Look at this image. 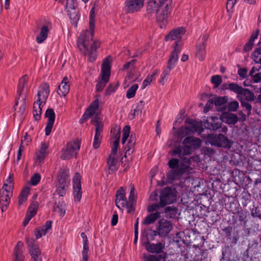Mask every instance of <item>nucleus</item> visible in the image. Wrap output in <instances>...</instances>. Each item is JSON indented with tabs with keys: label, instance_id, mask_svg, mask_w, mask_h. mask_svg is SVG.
<instances>
[{
	"label": "nucleus",
	"instance_id": "obj_1",
	"mask_svg": "<svg viewBox=\"0 0 261 261\" xmlns=\"http://www.w3.org/2000/svg\"><path fill=\"white\" fill-rule=\"evenodd\" d=\"M144 0H126L125 10L128 13L139 11L144 6ZM170 0H147L146 10L150 14H155L156 19L161 28L168 22L170 10Z\"/></svg>",
	"mask_w": 261,
	"mask_h": 261
},
{
	"label": "nucleus",
	"instance_id": "obj_2",
	"mask_svg": "<svg viewBox=\"0 0 261 261\" xmlns=\"http://www.w3.org/2000/svg\"><path fill=\"white\" fill-rule=\"evenodd\" d=\"M95 17L94 8L93 7L89 14V30H86L80 35L77 42L79 48L86 55L87 53L89 61L94 62L97 57L96 49L100 46L98 41L93 40L94 34Z\"/></svg>",
	"mask_w": 261,
	"mask_h": 261
},
{
	"label": "nucleus",
	"instance_id": "obj_3",
	"mask_svg": "<svg viewBox=\"0 0 261 261\" xmlns=\"http://www.w3.org/2000/svg\"><path fill=\"white\" fill-rule=\"evenodd\" d=\"M49 94V85L44 84L41 86L37 95L36 100L33 105V113L36 120H40L42 107L45 105Z\"/></svg>",
	"mask_w": 261,
	"mask_h": 261
},
{
	"label": "nucleus",
	"instance_id": "obj_4",
	"mask_svg": "<svg viewBox=\"0 0 261 261\" xmlns=\"http://www.w3.org/2000/svg\"><path fill=\"white\" fill-rule=\"evenodd\" d=\"M168 165L169 167L172 169L168 174V178L171 179L179 177L184 173L189 174L192 169L190 167L189 161H185L183 163L179 164L178 159H172L169 161Z\"/></svg>",
	"mask_w": 261,
	"mask_h": 261
},
{
	"label": "nucleus",
	"instance_id": "obj_5",
	"mask_svg": "<svg viewBox=\"0 0 261 261\" xmlns=\"http://www.w3.org/2000/svg\"><path fill=\"white\" fill-rule=\"evenodd\" d=\"M110 58V57L106 58L101 65V76L96 86L98 91H102L109 80L111 70Z\"/></svg>",
	"mask_w": 261,
	"mask_h": 261
},
{
	"label": "nucleus",
	"instance_id": "obj_6",
	"mask_svg": "<svg viewBox=\"0 0 261 261\" xmlns=\"http://www.w3.org/2000/svg\"><path fill=\"white\" fill-rule=\"evenodd\" d=\"M70 185L68 171L65 169L60 171L58 177L56 192L60 196L65 195Z\"/></svg>",
	"mask_w": 261,
	"mask_h": 261
},
{
	"label": "nucleus",
	"instance_id": "obj_7",
	"mask_svg": "<svg viewBox=\"0 0 261 261\" xmlns=\"http://www.w3.org/2000/svg\"><path fill=\"white\" fill-rule=\"evenodd\" d=\"M237 98L241 102V106L246 108L248 116L250 115L252 106L248 101H252L254 100V93L249 89L243 88L240 92L238 93Z\"/></svg>",
	"mask_w": 261,
	"mask_h": 261
},
{
	"label": "nucleus",
	"instance_id": "obj_8",
	"mask_svg": "<svg viewBox=\"0 0 261 261\" xmlns=\"http://www.w3.org/2000/svg\"><path fill=\"white\" fill-rule=\"evenodd\" d=\"M186 33V30L184 27H178L171 31L168 35L165 37L166 41H175L173 44V47L177 48L179 47L182 48L184 43L182 41V36Z\"/></svg>",
	"mask_w": 261,
	"mask_h": 261
},
{
	"label": "nucleus",
	"instance_id": "obj_9",
	"mask_svg": "<svg viewBox=\"0 0 261 261\" xmlns=\"http://www.w3.org/2000/svg\"><path fill=\"white\" fill-rule=\"evenodd\" d=\"M81 140L75 139L70 142L63 148L62 151L61 158L63 160H67L76 155L80 149Z\"/></svg>",
	"mask_w": 261,
	"mask_h": 261
},
{
	"label": "nucleus",
	"instance_id": "obj_10",
	"mask_svg": "<svg viewBox=\"0 0 261 261\" xmlns=\"http://www.w3.org/2000/svg\"><path fill=\"white\" fill-rule=\"evenodd\" d=\"M201 132V124L195 120H189L186 121V126L181 127L178 132V136L180 138L190 135L194 132Z\"/></svg>",
	"mask_w": 261,
	"mask_h": 261
},
{
	"label": "nucleus",
	"instance_id": "obj_11",
	"mask_svg": "<svg viewBox=\"0 0 261 261\" xmlns=\"http://www.w3.org/2000/svg\"><path fill=\"white\" fill-rule=\"evenodd\" d=\"M129 134L130 127L126 125L123 129L122 144L124 149L126 150V152H127L128 154L133 152L132 149L133 148L136 142L135 136L132 134L129 135Z\"/></svg>",
	"mask_w": 261,
	"mask_h": 261
},
{
	"label": "nucleus",
	"instance_id": "obj_12",
	"mask_svg": "<svg viewBox=\"0 0 261 261\" xmlns=\"http://www.w3.org/2000/svg\"><path fill=\"white\" fill-rule=\"evenodd\" d=\"M207 142L212 145L229 149L231 143L228 139L222 134L218 135L210 134L207 136Z\"/></svg>",
	"mask_w": 261,
	"mask_h": 261
},
{
	"label": "nucleus",
	"instance_id": "obj_13",
	"mask_svg": "<svg viewBox=\"0 0 261 261\" xmlns=\"http://www.w3.org/2000/svg\"><path fill=\"white\" fill-rule=\"evenodd\" d=\"M172 229L173 225L170 221L162 219L156 224L155 230L153 231V232L155 236L165 237L168 236Z\"/></svg>",
	"mask_w": 261,
	"mask_h": 261
},
{
	"label": "nucleus",
	"instance_id": "obj_14",
	"mask_svg": "<svg viewBox=\"0 0 261 261\" xmlns=\"http://www.w3.org/2000/svg\"><path fill=\"white\" fill-rule=\"evenodd\" d=\"M201 140L193 136L187 137L182 142L183 154L187 155L191 153L193 148H197L201 145Z\"/></svg>",
	"mask_w": 261,
	"mask_h": 261
},
{
	"label": "nucleus",
	"instance_id": "obj_15",
	"mask_svg": "<svg viewBox=\"0 0 261 261\" xmlns=\"http://www.w3.org/2000/svg\"><path fill=\"white\" fill-rule=\"evenodd\" d=\"M26 241L29 247L32 261H42L41 251L39 246L35 243V241L33 239H27Z\"/></svg>",
	"mask_w": 261,
	"mask_h": 261
},
{
	"label": "nucleus",
	"instance_id": "obj_16",
	"mask_svg": "<svg viewBox=\"0 0 261 261\" xmlns=\"http://www.w3.org/2000/svg\"><path fill=\"white\" fill-rule=\"evenodd\" d=\"M175 195L169 188H165L162 192L160 196V202L161 206H165L170 204L175 200Z\"/></svg>",
	"mask_w": 261,
	"mask_h": 261
},
{
	"label": "nucleus",
	"instance_id": "obj_17",
	"mask_svg": "<svg viewBox=\"0 0 261 261\" xmlns=\"http://www.w3.org/2000/svg\"><path fill=\"white\" fill-rule=\"evenodd\" d=\"M81 175L76 173L73 178V195L75 201L79 202L82 198Z\"/></svg>",
	"mask_w": 261,
	"mask_h": 261
},
{
	"label": "nucleus",
	"instance_id": "obj_18",
	"mask_svg": "<svg viewBox=\"0 0 261 261\" xmlns=\"http://www.w3.org/2000/svg\"><path fill=\"white\" fill-rule=\"evenodd\" d=\"M51 28L52 24L49 21L46 22L42 25L40 28V32L36 38V40L38 43H42L46 39Z\"/></svg>",
	"mask_w": 261,
	"mask_h": 261
},
{
	"label": "nucleus",
	"instance_id": "obj_19",
	"mask_svg": "<svg viewBox=\"0 0 261 261\" xmlns=\"http://www.w3.org/2000/svg\"><path fill=\"white\" fill-rule=\"evenodd\" d=\"M221 118L217 116H211L206 118L204 122L205 128L214 130H217L221 126Z\"/></svg>",
	"mask_w": 261,
	"mask_h": 261
},
{
	"label": "nucleus",
	"instance_id": "obj_20",
	"mask_svg": "<svg viewBox=\"0 0 261 261\" xmlns=\"http://www.w3.org/2000/svg\"><path fill=\"white\" fill-rule=\"evenodd\" d=\"M45 117L47 118V122L45 128V135L48 136L52 130L55 120V113L51 109H48L45 114Z\"/></svg>",
	"mask_w": 261,
	"mask_h": 261
},
{
	"label": "nucleus",
	"instance_id": "obj_21",
	"mask_svg": "<svg viewBox=\"0 0 261 261\" xmlns=\"http://www.w3.org/2000/svg\"><path fill=\"white\" fill-rule=\"evenodd\" d=\"M115 204L116 206L120 210H123L127 204V200L122 188H120L117 192Z\"/></svg>",
	"mask_w": 261,
	"mask_h": 261
},
{
	"label": "nucleus",
	"instance_id": "obj_22",
	"mask_svg": "<svg viewBox=\"0 0 261 261\" xmlns=\"http://www.w3.org/2000/svg\"><path fill=\"white\" fill-rule=\"evenodd\" d=\"M63 3L69 17L74 18L77 15L76 11L77 6V0H63Z\"/></svg>",
	"mask_w": 261,
	"mask_h": 261
},
{
	"label": "nucleus",
	"instance_id": "obj_23",
	"mask_svg": "<svg viewBox=\"0 0 261 261\" xmlns=\"http://www.w3.org/2000/svg\"><path fill=\"white\" fill-rule=\"evenodd\" d=\"M99 100L98 99H95L86 109L84 117L86 118H89L95 115V117H98L97 115L99 113Z\"/></svg>",
	"mask_w": 261,
	"mask_h": 261
},
{
	"label": "nucleus",
	"instance_id": "obj_24",
	"mask_svg": "<svg viewBox=\"0 0 261 261\" xmlns=\"http://www.w3.org/2000/svg\"><path fill=\"white\" fill-rule=\"evenodd\" d=\"M48 144L45 142H42L40 148L36 153V160L38 163H41L47 155Z\"/></svg>",
	"mask_w": 261,
	"mask_h": 261
},
{
	"label": "nucleus",
	"instance_id": "obj_25",
	"mask_svg": "<svg viewBox=\"0 0 261 261\" xmlns=\"http://www.w3.org/2000/svg\"><path fill=\"white\" fill-rule=\"evenodd\" d=\"M145 247L148 252L152 253L159 254L163 252L165 245L162 243L154 244L147 242L145 244Z\"/></svg>",
	"mask_w": 261,
	"mask_h": 261
},
{
	"label": "nucleus",
	"instance_id": "obj_26",
	"mask_svg": "<svg viewBox=\"0 0 261 261\" xmlns=\"http://www.w3.org/2000/svg\"><path fill=\"white\" fill-rule=\"evenodd\" d=\"M70 81L66 76L63 77L60 85L59 86L58 94L61 96H65L70 90Z\"/></svg>",
	"mask_w": 261,
	"mask_h": 261
},
{
	"label": "nucleus",
	"instance_id": "obj_27",
	"mask_svg": "<svg viewBox=\"0 0 261 261\" xmlns=\"http://www.w3.org/2000/svg\"><path fill=\"white\" fill-rule=\"evenodd\" d=\"M52 222L50 221L46 222L44 225L39 227L35 229L34 235L36 239H38L43 236H45L46 233L51 229Z\"/></svg>",
	"mask_w": 261,
	"mask_h": 261
},
{
	"label": "nucleus",
	"instance_id": "obj_28",
	"mask_svg": "<svg viewBox=\"0 0 261 261\" xmlns=\"http://www.w3.org/2000/svg\"><path fill=\"white\" fill-rule=\"evenodd\" d=\"M23 244L22 242L19 241L14 249L13 255V261H23L24 256L23 254L22 248Z\"/></svg>",
	"mask_w": 261,
	"mask_h": 261
},
{
	"label": "nucleus",
	"instance_id": "obj_29",
	"mask_svg": "<svg viewBox=\"0 0 261 261\" xmlns=\"http://www.w3.org/2000/svg\"><path fill=\"white\" fill-rule=\"evenodd\" d=\"M173 47V50L172 51L170 58L168 62V66L173 68L178 60V55L181 51L182 48Z\"/></svg>",
	"mask_w": 261,
	"mask_h": 261
},
{
	"label": "nucleus",
	"instance_id": "obj_30",
	"mask_svg": "<svg viewBox=\"0 0 261 261\" xmlns=\"http://www.w3.org/2000/svg\"><path fill=\"white\" fill-rule=\"evenodd\" d=\"M222 122L228 124H235L238 121V117L236 114L224 113L221 116Z\"/></svg>",
	"mask_w": 261,
	"mask_h": 261
},
{
	"label": "nucleus",
	"instance_id": "obj_31",
	"mask_svg": "<svg viewBox=\"0 0 261 261\" xmlns=\"http://www.w3.org/2000/svg\"><path fill=\"white\" fill-rule=\"evenodd\" d=\"M144 103L142 100L139 101L132 107V109L129 114L130 119H133L136 116L141 114L144 108Z\"/></svg>",
	"mask_w": 261,
	"mask_h": 261
},
{
	"label": "nucleus",
	"instance_id": "obj_32",
	"mask_svg": "<svg viewBox=\"0 0 261 261\" xmlns=\"http://www.w3.org/2000/svg\"><path fill=\"white\" fill-rule=\"evenodd\" d=\"M138 75L137 73L136 69H133L128 71L125 76L124 80V85L125 87H128L131 83L137 80Z\"/></svg>",
	"mask_w": 261,
	"mask_h": 261
},
{
	"label": "nucleus",
	"instance_id": "obj_33",
	"mask_svg": "<svg viewBox=\"0 0 261 261\" xmlns=\"http://www.w3.org/2000/svg\"><path fill=\"white\" fill-rule=\"evenodd\" d=\"M249 75L255 83L261 82V67H253L251 69Z\"/></svg>",
	"mask_w": 261,
	"mask_h": 261
},
{
	"label": "nucleus",
	"instance_id": "obj_34",
	"mask_svg": "<svg viewBox=\"0 0 261 261\" xmlns=\"http://www.w3.org/2000/svg\"><path fill=\"white\" fill-rule=\"evenodd\" d=\"M21 141V143L17 153V161H19L21 159V152L24 150V146L23 145V144H25L27 145H28L31 142V139L30 136L26 133L24 136L22 137Z\"/></svg>",
	"mask_w": 261,
	"mask_h": 261
},
{
	"label": "nucleus",
	"instance_id": "obj_35",
	"mask_svg": "<svg viewBox=\"0 0 261 261\" xmlns=\"http://www.w3.org/2000/svg\"><path fill=\"white\" fill-rule=\"evenodd\" d=\"M159 73V70L155 69L151 73L149 74L143 82L142 89H145L148 85H150L153 81L155 80L156 76Z\"/></svg>",
	"mask_w": 261,
	"mask_h": 261
},
{
	"label": "nucleus",
	"instance_id": "obj_36",
	"mask_svg": "<svg viewBox=\"0 0 261 261\" xmlns=\"http://www.w3.org/2000/svg\"><path fill=\"white\" fill-rule=\"evenodd\" d=\"M54 211L55 213L58 214L60 216L63 217L66 212L65 203L64 201H59L58 202H56L54 206Z\"/></svg>",
	"mask_w": 261,
	"mask_h": 261
},
{
	"label": "nucleus",
	"instance_id": "obj_37",
	"mask_svg": "<svg viewBox=\"0 0 261 261\" xmlns=\"http://www.w3.org/2000/svg\"><path fill=\"white\" fill-rule=\"evenodd\" d=\"M30 192V188L28 186L25 187L21 191L18 199L20 205L23 204L27 200Z\"/></svg>",
	"mask_w": 261,
	"mask_h": 261
},
{
	"label": "nucleus",
	"instance_id": "obj_38",
	"mask_svg": "<svg viewBox=\"0 0 261 261\" xmlns=\"http://www.w3.org/2000/svg\"><path fill=\"white\" fill-rule=\"evenodd\" d=\"M28 80V77L27 75H23L19 79L17 91V93L19 95V99L22 96L21 95L23 94V92L25 90L26 83Z\"/></svg>",
	"mask_w": 261,
	"mask_h": 261
},
{
	"label": "nucleus",
	"instance_id": "obj_39",
	"mask_svg": "<svg viewBox=\"0 0 261 261\" xmlns=\"http://www.w3.org/2000/svg\"><path fill=\"white\" fill-rule=\"evenodd\" d=\"M12 192L3 188L0 191V202L10 201Z\"/></svg>",
	"mask_w": 261,
	"mask_h": 261
},
{
	"label": "nucleus",
	"instance_id": "obj_40",
	"mask_svg": "<svg viewBox=\"0 0 261 261\" xmlns=\"http://www.w3.org/2000/svg\"><path fill=\"white\" fill-rule=\"evenodd\" d=\"M117 158L116 156L109 155L108 159L107 164L109 167V170L112 172L117 169Z\"/></svg>",
	"mask_w": 261,
	"mask_h": 261
},
{
	"label": "nucleus",
	"instance_id": "obj_41",
	"mask_svg": "<svg viewBox=\"0 0 261 261\" xmlns=\"http://www.w3.org/2000/svg\"><path fill=\"white\" fill-rule=\"evenodd\" d=\"M206 54L205 44L201 42L197 46L196 56L200 61H203Z\"/></svg>",
	"mask_w": 261,
	"mask_h": 261
},
{
	"label": "nucleus",
	"instance_id": "obj_42",
	"mask_svg": "<svg viewBox=\"0 0 261 261\" xmlns=\"http://www.w3.org/2000/svg\"><path fill=\"white\" fill-rule=\"evenodd\" d=\"M160 216L161 213L159 212L151 213L145 217L143 223L145 225L152 224L157 219L160 218Z\"/></svg>",
	"mask_w": 261,
	"mask_h": 261
},
{
	"label": "nucleus",
	"instance_id": "obj_43",
	"mask_svg": "<svg viewBox=\"0 0 261 261\" xmlns=\"http://www.w3.org/2000/svg\"><path fill=\"white\" fill-rule=\"evenodd\" d=\"M13 180L14 175L13 174L9 173L8 178L5 180L4 185L2 188H3L4 189H6L12 192L14 184Z\"/></svg>",
	"mask_w": 261,
	"mask_h": 261
},
{
	"label": "nucleus",
	"instance_id": "obj_44",
	"mask_svg": "<svg viewBox=\"0 0 261 261\" xmlns=\"http://www.w3.org/2000/svg\"><path fill=\"white\" fill-rule=\"evenodd\" d=\"M92 122L95 126V134L101 135L103 128V123L101 120L98 117H95L92 120Z\"/></svg>",
	"mask_w": 261,
	"mask_h": 261
},
{
	"label": "nucleus",
	"instance_id": "obj_45",
	"mask_svg": "<svg viewBox=\"0 0 261 261\" xmlns=\"http://www.w3.org/2000/svg\"><path fill=\"white\" fill-rule=\"evenodd\" d=\"M172 69L173 68L168 66L164 69L159 80V83L161 84L164 85L165 84V82L167 81V77L170 74Z\"/></svg>",
	"mask_w": 261,
	"mask_h": 261
},
{
	"label": "nucleus",
	"instance_id": "obj_46",
	"mask_svg": "<svg viewBox=\"0 0 261 261\" xmlns=\"http://www.w3.org/2000/svg\"><path fill=\"white\" fill-rule=\"evenodd\" d=\"M144 261H166L165 258L162 255H145Z\"/></svg>",
	"mask_w": 261,
	"mask_h": 261
},
{
	"label": "nucleus",
	"instance_id": "obj_47",
	"mask_svg": "<svg viewBox=\"0 0 261 261\" xmlns=\"http://www.w3.org/2000/svg\"><path fill=\"white\" fill-rule=\"evenodd\" d=\"M252 58L257 64H261V49L260 47L257 48L252 55Z\"/></svg>",
	"mask_w": 261,
	"mask_h": 261
},
{
	"label": "nucleus",
	"instance_id": "obj_48",
	"mask_svg": "<svg viewBox=\"0 0 261 261\" xmlns=\"http://www.w3.org/2000/svg\"><path fill=\"white\" fill-rule=\"evenodd\" d=\"M38 203L37 201L33 202L29 206L28 212L27 214L33 217L36 214L38 207Z\"/></svg>",
	"mask_w": 261,
	"mask_h": 261
},
{
	"label": "nucleus",
	"instance_id": "obj_49",
	"mask_svg": "<svg viewBox=\"0 0 261 261\" xmlns=\"http://www.w3.org/2000/svg\"><path fill=\"white\" fill-rule=\"evenodd\" d=\"M138 88L137 84L133 85L127 91L126 96L127 98H132L134 97L136 94L137 90Z\"/></svg>",
	"mask_w": 261,
	"mask_h": 261
},
{
	"label": "nucleus",
	"instance_id": "obj_50",
	"mask_svg": "<svg viewBox=\"0 0 261 261\" xmlns=\"http://www.w3.org/2000/svg\"><path fill=\"white\" fill-rule=\"evenodd\" d=\"M113 141H119L120 137V128L119 126H115L111 130Z\"/></svg>",
	"mask_w": 261,
	"mask_h": 261
},
{
	"label": "nucleus",
	"instance_id": "obj_51",
	"mask_svg": "<svg viewBox=\"0 0 261 261\" xmlns=\"http://www.w3.org/2000/svg\"><path fill=\"white\" fill-rule=\"evenodd\" d=\"M242 88L243 87L242 86L234 83H231L228 85V89L237 94V95H238V93L242 90Z\"/></svg>",
	"mask_w": 261,
	"mask_h": 261
},
{
	"label": "nucleus",
	"instance_id": "obj_52",
	"mask_svg": "<svg viewBox=\"0 0 261 261\" xmlns=\"http://www.w3.org/2000/svg\"><path fill=\"white\" fill-rule=\"evenodd\" d=\"M21 100H20V106L19 107L18 111L16 113V114L19 113L20 115H22L25 112L26 109V103L25 96H22Z\"/></svg>",
	"mask_w": 261,
	"mask_h": 261
},
{
	"label": "nucleus",
	"instance_id": "obj_53",
	"mask_svg": "<svg viewBox=\"0 0 261 261\" xmlns=\"http://www.w3.org/2000/svg\"><path fill=\"white\" fill-rule=\"evenodd\" d=\"M211 82L214 85L215 88L219 87L222 82L221 76L219 75L212 76Z\"/></svg>",
	"mask_w": 261,
	"mask_h": 261
},
{
	"label": "nucleus",
	"instance_id": "obj_54",
	"mask_svg": "<svg viewBox=\"0 0 261 261\" xmlns=\"http://www.w3.org/2000/svg\"><path fill=\"white\" fill-rule=\"evenodd\" d=\"M41 176L39 174L36 173L34 174L31 178L30 182L33 186H36L40 181Z\"/></svg>",
	"mask_w": 261,
	"mask_h": 261
},
{
	"label": "nucleus",
	"instance_id": "obj_55",
	"mask_svg": "<svg viewBox=\"0 0 261 261\" xmlns=\"http://www.w3.org/2000/svg\"><path fill=\"white\" fill-rule=\"evenodd\" d=\"M239 107V102L236 100H234L228 103V109L229 111L235 112L237 110Z\"/></svg>",
	"mask_w": 261,
	"mask_h": 261
},
{
	"label": "nucleus",
	"instance_id": "obj_56",
	"mask_svg": "<svg viewBox=\"0 0 261 261\" xmlns=\"http://www.w3.org/2000/svg\"><path fill=\"white\" fill-rule=\"evenodd\" d=\"M89 247L88 244H83V250L82 251V257L84 261L88 260Z\"/></svg>",
	"mask_w": 261,
	"mask_h": 261
},
{
	"label": "nucleus",
	"instance_id": "obj_57",
	"mask_svg": "<svg viewBox=\"0 0 261 261\" xmlns=\"http://www.w3.org/2000/svg\"><path fill=\"white\" fill-rule=\"evenodd\" d=\"M101 135L95 134L93 143V146L94 148H99L100 144Z\"/></svg>",
	"mask_w": 261,
	"mask_h": 261
},
{
	"label": "nucleus",
	"instance_id": "obj_58",
	"mask_svg": "<svg viewBox=\"0 0 261 261\" xmlns=\"http://www.w3.org/2000/svg\"><path fill=\"white\" fill-rule=\"evenodd\" d=\"M119 143V141H113V146L112 147L111 153L110 155L116 156Z\"/></svg>",
	"mask_w": 261,
	"mask_h": 261
},
{
	"label": "nucleus",
	"instance_id": "obj_59",
	"mask_svg": "<svg viewBox=\"0 0 261 261\" xmlns=\"http://www.w3.org/2000/svg\"><path fill=\"white\" fill-rule=\"evenodd\" d=\"M162 207L163 206H161V202H160L159 203H154V204L149 205L147 207V210L149 212H152L157 210L160 207Z\"/></svg>",
	"mask_w": 261,
	"mask_h": 261
},
{
	"label": "nucleus",
	"instance_id": "obj_60",
	"mask_svg": "<svg viewBox=\"0 0 261 261\" xmlns=\"http://www.w3.org/2000/svg\"><path fill=\"white\" fill-rule=\"evenodd\" d=\"M136 199V195L135 194V189L134 187H132L129 193V195L128 197V200L129 202H133Z\"/></svg>",
	"mask_w": 261,
	"mask_h": 261
},
{
	"label": "nucleus",
	"instance_id": "obj_61",
	"mask_svg": "<svg viewBox=\"0 0 261 261\" xmlns=\"http://www.w3.org/2000/svg\"><path fill=\"white\" fill-rule=\"evenodd\" d=\"M214 104L215 103L213 99H211L209 100H208L204 108V112L205 113H207Z\"/></svg>",
	"mask_w": 261,
	"mask_h": 261
},
{
	"label": "nucleus",
	"instance_id": "obj_62",
	"mask_svg": "<svg viewBox=\"0 0 261 261\" xmlns=\"http://www.w3.org/2000/svg\"><path fill=\"white\" fill-rule=\"evenodd\" d=\"M254 42L252 41L249 40L247 43L244 46V50L245 51H250L253 47Z\"/></svg>",
	"mask_w": 261,
	"mask_h": 261
},
{
	"label": "nucleus",
	"instance_id": "obj_63",
	"mask_svg": "<svg viewBox=\"0 0 261 261\" xmlns=\"http://www.w3.org/2000/svg\"><path fill=\"white\" fill-rule=\"evenodd\" d=\"M213 100L216 106H221L225 103V99L221 97H217Z\"/></svg>",
	"mask_w": 261,
	"mask_h": 261
},
{
	"label": "nucleus",
	"instance_id": "obj_64",
	"mask_svg": "<svg viewBox=\"0 0 261 261\" xmlns=\"http://www.w3.org/2000/svg\"><path fill=\"white\" fill-rule=\"evenodd\" d=\"M238 73L242 78H245L247 74V70L245 68H240L238 70Z\"/></svg>",
	"mask_w": 261,
	"mask_h": 261
}]
</instances>
